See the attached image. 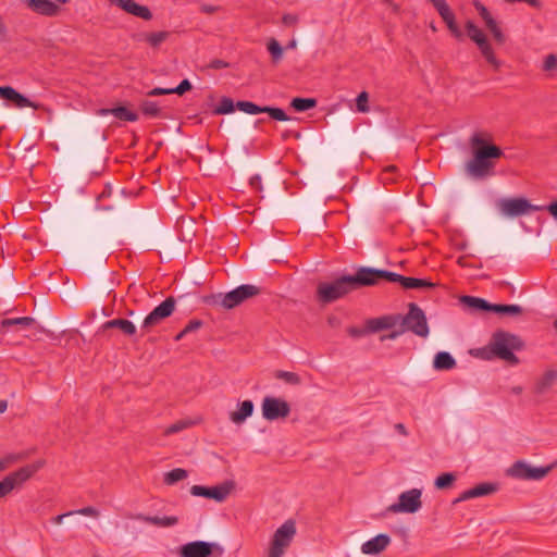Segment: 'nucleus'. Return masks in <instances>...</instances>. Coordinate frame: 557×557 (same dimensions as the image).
Instances as JSON below:
<instances>
[{"mask_svg": "<svg viewBox=\"0 0 557 557\" xmlns=\"http://www.w3.org/2000/svg\"><path fill=\"white\" fill-rule=\"evenodd\" d=\"M27 4L28 9H30L33 12L48 16L53 17L57 16L60 12V7L57 2H53L51 0H24Z\"/></svg>", "mask_w": 557, "mask_h": 557, "instance_id": "20", "label": "nucleus"}, {"mask_svg": "<svg viewBox=\"0 0 557 557\" xmlns=\"http://www.w3.org/2000/svg\"><path fill=\"white\" fill-rule=\"evenodd\" d=\"M403 331L411 332L420 337H426L430 333L424 311L414 302L408 305V312L399 314V323Z\"/></svg>", "mask_w": 557, "mask_h": 557, "instance_id": "7", "label": "nucleus"}, {"mask_svg": "<svg viewBox=\"0 0 557 557\" xmlns=\"http://www.w3.org/2000/svg\"><path fill=\"white\" fill-rule=\"evenodd\" d=\"M232 485L231 484H221L216 486H202V485H193L190 487V494L197 497H206L214 499L215 502H224L231 493Z\"/></svg>", "mask_w": 557, "mask_h": 557, "instance_id": "18", "label": "nucleus"}, {"mask_svg": "<svg viewBox=\"0 0 557 557\" xmlns=\"http://www.w3.org/2000/svg\"><path fill=\"white\" fill-rule=\"evenodd\" d=\"M136 519L139 521H143L145 523H149V524L161 527V528L173 527L178 523V518L175 516L160 518L157 516H146V515L139 513L136 516Z\"/></svg>", "mask_w": 557, "mask_h": 557, "instance_id": "29", "label": "nucleus"}, {"mask_svg": "<svg viewBox=\"0 0 557 557\" xmlns=\"http://www.w3.org/2000/svg\"><path fill=\"white\" fill-rule=\"evenodd\" d=\"M261 288L252 284H243L228 293H219L206 298L210 306L220 307L226 310L233 309L244 301L260 295Z\"/></svg>", "mask_w": 557, "mask_h": 557, "instance_id": "4", "label": "nucleus"}, {"mask_svg": "<svg viewBox=\"0 0 557 557\" xmlns=\"http://www.w3.org/2000/svg\"><path fill=\"white\" fill-rule=\"evenodd\" d=\"M361 286H374L372 268L360 267L354 275H343L333 282L319 283L317 298L322 304H331Z\"/></svg>", "mask_w": 557, "mask_h": 557, "instance_id": "1", "label": "nucleus"}, {"mask_svg": "<svg viewBox=\"0 0 557 557\" xmlns=\"http://www.w3.org/2000/svg\"><path fill=\"white\" fill-rule=\"evenodd\" d=\"M443 21L446 23L448 29L450 30V33L457 38V39H461L462 38V33L461 30L459 29L458 25L456 24V20H455V14L451 13L450 15H448L447 17L443 18Z\"/></svg>", "mask_w": 557, "mask_h": 557, "instance_id": "43", "label": "nucleus"}, {"mask_svg": "<svg viewBox=\"0 0 557 557\" xmlns=\"http://www.w3.org/2000/svg\"><path fill=\"white\" fill-rule=\"evenodd\" d=\"M255 405L251 400H244L238 404V409L236 411H232L230 413V420L239 425L244 423L247 418L251 417L253 413Z\"/></svg>", "mask_w": 557, "mask_h": 557, "instance_id": "25", "label": "nucleus"}, {"mask_svg": "<svg viewBox=\"0 0 557 557\" xmlns=\"http://www.w3.org/2000/svg\"><path fill=\"white\" fill-rule=\"evenodd\" d=\"M456 481V475L451 472L442 473L435 479L434 485L438 490L450 487Z\"/></svg>", "mask_w": 557, "mask_h": 557, "instance_id": "38", "label": "nucleus"}, {"mask_svg": "<svg viewBox=\"0 0 557 557\" xmlns=\"http://www.w3.org/2000/svg\"><path fill=\"white\" fill-rule=\"evenodd\" d=\"M8 409V401L7 400H0V413H3Z\"/></svg>", "mask_w": 557, "mask_h": 557, "instance_id": "62", "label": "nucleus"}, {"mask_svg": "<svg viewBox=\"0 0 557 557\" xmlns=\"http://www.w3.org/2000/svg\"><path fill=\"white\" fill-rule=\"evenodd\" d=\"M486 28L491 32L494 39L498 44H504L506 40V37L504 33L502 32L500 27L498 26V23L495 21V18H488L487 23H485Z\"/></svg>", "mask_w": 557, "mask_h": 557, "instance_id": "39", "label": "nucleus"}, {"mask_svg": "<svg viewBox=\"0 0 557 557\" xmlns=\"http://www.w3.org/2000/svg\"><path fill=\"white\" fill-rule=\"evenodd\" d=\"M275 376L285 381L288 384L297 385L300 383V377L297 373L288 371H277Z\"/></svg>", "mask_w": 557, "mask_h": 557, "instance_id": "42", "label": "nucleus"}, {"mask_svg": "<svg viewBox=\"0 0 557 557\" xmlns=\"http://www.w3.org/2000/svg\"><path fill=\"white\" fill-rule=\"evenodd\" d=\"M557 66V58L555 54H548L545 58L543 69L545 71H550Z\"/></svg>", "mask_w": 557, "mask_h": 557, "instance_id": "52", "label": "nucleus"}, {"mask_svg": "<svg viewBox=\"0 0 557 557\" xmlns=\"http://www.w3.org/2000/svg\"><path fill=\"white\" fill-rule=\"evenodd\" d=\"M296 45H297V44H296V40H292V41H289V42H288L287 48H288V49H293V48H295V47H296Z\"/></svg>", "mask_w": 557, "mask_h": 557, "instance_id": "64", "label": "nucleus"}, {"mask_svg": "<svg viewBox=\"0 0 557 557\" xmlns=\"http://www.w3.org/2000/svg\"><path fill=\"white\" fill-rule=\"evenodd\" d=\"M249 184H250V186L255 190H261L262 189V184H261L260 175H253L252 177H250Z\"/></svg>", "mask_w": 557, "mask_h": 557, "instance_id": "56", "label": "nucleus"}, {"mask_svg": "<svg viewBox=\"0 0 557 557\" xmlns=\"http://www.w3.org/2000/svg\"><path fill=\"white\" fill-rule=\"evenodd\" d=\"M348 334L351 336V337H361L363 336L366 333H369L367 331V327L366 329H359V327H355V326H350L348 330H347Z\"/></svg>", "mask_w": 557, "mask_h": 557, "instance_id": "55", "label": "nucleus"}, {"mask_svg": "<svg viewBox=\"0 0 557 557\" xmlns=\"http://www.w3.org/2000/svg\"><path fill=\"white\" fill-rule=\"evenodd\" d=\"M456 366V360L447 351H440L435 355L433 367L436 370H450Z\"/></svg>", "mask_w": 557, "mask_h": 557, "instance_id": "31", "label": "nucleus"}, {"mask_svg": "<svg viewBox=\"0 0 557 557\" xmlns=\"http://www.w3.org/2000/svg\"><path fill=\"white\" fill-rule=\"evenodd\" d=\"M374 285L381 280L391 283H399L406 289L434 288L435 284L431 281L417 277H407L396 272L372 268Z\"/></svg>", "mask_w": 557, "mask_h": 557, "instance_id": "8", "label": "nucleus"}, {"mask_svg": "<svg viewBox=\"0 0 557 557\" xmlns=\"http://www.w3.org/2000/svg\"><path fill=\"white\" fill-rule=\"evenodd\" d=\"M71 513L86 516V517H92V518H97L100 515L99 510H97L96 508L90 507V506L84 507V508H81L77 510H72Z\"/></svg>", "mask_w": 557, "mask_h": 557, "instance_id": "47", "label": "nucleus"}, {"mask_svg": "<svg viewBox=\"0 0 557 557\" xmlns=\"http://www.w3.org/2000/svg\"><path fill=\"white\" fill-rule=\"evenodd\" d=\"M466 30L470 39L476 44L486 62L498 70L502 62L495 57L493 48L483 32L472 21H467Z\"/></svg>", "mask_w": 557, "mask_h": 557, "instance_id": "10", "label": "nucleus"}, {"mask_svg": "<svg viewBox=\"0 0 557 557\" xmlns=\"http://www.w3.org/2000/svg\"><path fill=\"white\" fill-rule=\"evenodd\" d=\"M368 94L366 91H362L358 95L357 99H356V104H357V110L359 112H368L369 111V107L367 106L368 103Z\"/></svg>", "mask_w": 557, "mask_h": 557, "instance_id": "45", "label": "nucleus"}, {"mask_svg": "<svg viewBox=\"0 0 557 557\" xmlns=\"http://www.w3.org/2000/svg\"><path fill=\"white\" fill-rule=\"evenodd\" d=\"M491 311L503 315H520L523 311L519 305L492 304Z\"/></svg>", "mask_w": 557, "mask_h": 557, "instance_id": "32", "label": "nucleus"}, {"mask_svg": "<svg viewBox=\"0 0 557 557\" xmlns=\"http://www.w3.org/2000/svg\"><path fill=\"white\" fill-rule=\"evenodd\" d=\"M267 49H268L269 53L271 54V59H272L273 63H277L282 60L284 49L282 48V46L280 45V42L276 39L271 38L267 44Z\"/></svg>", "mask_w": 557, "mask_h": 557, "instance_id": "36", "label": "nucleus"}, {"mask_svg": "<svg viewBox=\"0 0 557 557\" xmlns=\"http://www.w3.org/2000/svg\"><path fill=\"white\" fill-rule=\"evenodd\" d=\"M170 36L169 32H156V33H147L141 35V39L146 41L152 48L159 47L162 42H164Z\"/></svg>", "mask_w": 557, "mask_h": 557, "instance_id": "33", "label": "nucleus"}, {"mask_svg": "<svg viewBox=\"0 0 557 557\" xmlns=\"http://www.w3.org/2000/svg\"><path fill=\"white\" fill-rule=\"evenodd\" d=\"M202 321L201 320H198V319H194V320H190L186 326L183 329V333H191V332H195L197 331L198 329H200L202 326Z\"/></svg>", "mask_w": 557, "mask_h": 557, "instance_id": "51", "label": "nucleus"}, {"mask_svg": "<svg viewBox=\"0 0 557 557\" xmlns=\"http://www.w3.org/2000/svg\"><path fill=\"white\" fill-rule=\"evenodd\" d=\"M405 333V331H403V327L399 330V331H393L392 333L387 334V335H384L381 337V341H385V339H396L400 334Z\"/></svg>", "mask_w": 557, "mask_h": 557, "instance_id": "58", "label": "nucleus"}, {"mask_svg": "<svg viewBox=\"0 0 557 557\" xmlns=\"http://www.w3.org/2000/svg\"><path fill=\"white\" fill-rule=\"evenodd\" d=\"M262 417L268 421L285 419L290 413L289 404L277 397L267 396L262 400Z\"/></svg>", "mask_w": 557, "mask_h": 557, "instance_id": "15", "label": "nucleus"}, {"mask_svg": "<svg viewBox=\"0 0 557 557\" xmlns=\"http://www.w3.org/2000/svg\"><path fill=\"white\" fill-rule=\"evenodd\" d=\"M469 143L473 157L465 165L467 174L475 180L491 176L494 169L492 160L502 158L503 150L498 146L490 144L481 133H474Z\"/></svg>", "mask_w": 557, "mask_h": 557, "instance_id": "2", "label": "nucleus"}, {"mask_svg": "<svg viewBox=\"0 0 557 557\" xmlns=\"http://www.w3.org/2000/svg\"><path fill=\"white\" fill-rule=\"evenodd\" d=\"M111 4L116 5L128 14L136 17L143 18L144 21H150L152 13L146 5L138 4L134 0H109Z\"/></svg>", "mask_w": 557, "mask_h": 557, "instance_id": "19", "label": "nucleus"}, {"mask_svg": "<svg viewBox=\"0 0 557 557\" xmlns=\"http://www.w3.org/2000/svg\"><path fill=\"white\" fill-rule=\"evenodd\" d=\"M399 323V314L383 315L380 318L369 319L367 321V331L376 333L396 326Z\"/></svg>", "mask_w": 557, "mask_h": 557, "instance_id": "22", "label": "nucleus"}, {"mask_svg": "<svg viewBox=\"0 0 557 557\" xmlns=\"http://www.w3.org/2000/svg\"><path fill=\"white\" fill-rule=\"evenodd\" d=\"M317 106V100L314 98H294L290 101V107L297 112H305L310 109H313Z\"/></svg>", "mask_w": 557, "mask_h": 557, "instance_id": "34", "label": "nucleus"}, {"mask_svg": "<svg viewBox=\"0 0 557 557\" xmlns=\"http://www.w3.org/2000/svg\"><path fill=\"white\" fill-rule=\"evenodd\" d=\"M228 66L230 64L227 62L220 59L212 60L209 64V67L213 70L226 69Z\"/></svg>", "mask_w": 557, "mask_h": 557, "instance_id": "54", "label": "nucleus"}, {"mask_svg": "<svg viewBox=\"0 0 557 557\" xmlns=\"http://www.w3.org/2000/svg\"><path fill=\"white\" fill-rule=\"evenodd\" d=\"M36 323L34 318L21 317V318H7L1 321V329L3 331L11 330H26Z\"/></svg>", "mask_w": 557, "mask_h": 557, "instance_id": "27", "label": "nucleus"}, {"mask_svg": "<svg viewBox=\"0 0 557 557\" xmlns=\"http://www.w3.org/2000/svg\"><path fill=\"white\" fill-rule=\"evenodd\" d=\"M188 476V472L182 468H175L164 475V483L168 485H173Z\"/></svg>", "mask_w": 557, "mask_h": 557, "instance_id": "37", "label": "nucleus"}, {"mask_svg": "<svg viewBox=\"0 0 557 557\" xmlns=\"http://www.w3.org/2000/svg\"><path fill=\"white\" fill-rule=\"evenodd\" d=\"M219 10V7L211 5V4H201L200 11L206 14H212L215 13Z\"/></svg>", "mask_w": 557, "mask_h": 557, "instance_id": "57", "label": "nucleus"}, {"mask_svg": "<svg viewBox=\"0 0 557 557\" xmlns=\"http://www.w3.org/2000/svg\"><path fill=\"white\" fill-rule=\"evenodd\" d=\"M193 88L191 83L185 78L176 87L173 88V92L180 96L184 95Z\"/></svg>", "mask_w": 557, "mask_h": 557, "instance_id": "48", "label": "nucleus"}, {"mask_svg": "<svg viewBox=\"0 0 557 557\" xmlns=\"http://www.w3.org/2000/svg\"><path fill=\"white\" fill-rule=\"evenodd\" d=\"M173 88H162V87H156L152 88L147 92L148 97H157V96H164V95H172Z\"/></svg>", "mask_w": 557, "mask_h": 557, "instance_id": "50", "label": "nucleus"}, {"mask_svg": "<svg viewBox=\"0 0 557 557\" xmlns=\"http://www.w3.org/2000/svg\"><path fill=\"white\" fill-rule=\"evenodd\" d=\"M460 304L472 312L476 311H491V302L474 296H461Z\"/></svg>", "mask_w": 557, "mask_h": 557, "instance_id": "28", "label": "nucleus"}, {"mask_svg": "<svg viewBox=\"0 0 557 557\" xmlns=\"http://www.w3.org/2000/svg\"><path fill=\"white\" fill-rule=\"evenodd\" d=\"M428 2L432 3L433 7L436 9L437 13L442 18L447 17L453 13L449 5L445 0H426Z\"/></svg>", "mask_w": 557, "mask_h": 557, "instance_id": "40", "label": "nucleus"}, {"mask_svg": "<svg viewBox=\"0 0 557 557\" xmlns=\"http://www.w3.org/2000/svg\"><path fill=\"white\" fill-rule=\"evenodd\" d=\"M391 543L387 534H377L361 545V552L366 555H376L382 553Z\"/></svg>", "mask_w": 557, "mask_h": 557, "instance_id": "21", "label": "nucleus"}, {"mask_svg": "<svg viewBox=\"0 0 557 557\" xmlns=\"http://www.w3.org/2000/svg\"><path fill=\"white\" fill-rule=\"evenodd\" d=\"M214 553L221 557L224 549L218 543L205 541L186 543L177 550L180 557H210Z\"/></svg>", "mask_w": 557, "mask_h": 557, "instance_id": "12", "label": "nucleus"}, {"mask_svg": "<svg viewBox=\"0 0 557 557\" xmlns=\"http://www.w3.org/2000/svg\"><path fill=\"white\" fill-rule=\"evenodd\" d=\"M500 212L508 218H516L525 215L533 211L546 209L552 216L557 221V200L549 203L547 207L532 205L528 199L519 198H505L498 203Z\"/></svg>", "mask_w": 557, "mask_h": 557, "instance_id": "5", "label": "nucleus"}, {"mask_svg": "<svg viewBox=\"0 0 557 557\" xmlns=\"http://www.w3.org/2000/svg\"><path fill=\"white\" fill-rule=\"evenodd\" d=\"M497 488V484L495 483H480L476 486L461 493L460 496L455 500V503L491 495L495 493Z\"/></svg>", "mask_w": 557, "mask_h": 557, "instance_id": "23", "label": "nucleus"}, {"mask_svg": "<svg viewBox=\"0 0 557 557\" xmlns=\"http://www.w3.org/2000/svg\"><path fill=\"white\" fill-rule=\"evenodd\" d=\"M103 331L109 329H117L127 336H133L137 333L135 324L126 319H113L104 322L101 326Z\"/></svg>", "mask_w": 557, "mask_h": 557, "instance_id": "26", "label": "nucleus"}, {"mask_svg": "<svg viewBox=\"0 0 557 557\" xmlns=\"http://www.w3.org/2000/svg\"><path fill=\"white\" fill-rule=\"evenodd\" d=\"M282 23L285 26H295L298 23V16L290 13L284 14L282 17Z\"/></svg>", "mask_w": 557, "mask_h": 557, "instance_id": "53", "label": "nucleus"}, {"mask_svg": "<svg viewBox=\"0 0 557 557\" xmlns=\"http://www.w3.org/2000/svg\"><path fill=\"white\" fill-rule=\"evenodd\" d=\"M296 522L293 519L286 520L274 532L268 557H282L285 549L290 545L296 535Z\"/></svg>", "mask_w": 557, "mask_h": 557, "instance_id": "9", "label": "nucleus"}, {"mask_svg": "<svg viewBox=\"0 0 557 557\" xmlns=\"http://www.w3.org/2000/svg\"><path fill=\"white\" fill-rule=\"evenodd\" d=\"M191 421L189 420H180V421H176L175 423L171 424L170 426H168L164 431V434L165 435H171V434H175V433H178L187 428H189L191 425Z\"/></svg>", "mask_w": 557, "mask_h": 557, "instance_id": "41", "label": "nucleus"}, {"mask_svg": "<svg viewBox=\"0 0 557 557\" xmlns=\"http://www.w3.org/2000/svg\"><path fill=\"white\" fill-rule=\"evenodd\" d=\"M508 3H515V2H525L530 4L531 7L539 8L540 1L539 0H505Z\"/></svg>", "mask_w": 557, "mask_h": 557, "instance_id": "59", "label": "nucleus"}, {"mask_svg": "<svg viewBox=\"0 0 557 557\" xmlns=\"http://www.w3.org/2000/svg\"><path fill=\"white\" fill-rule=\"evenodd\" d=\"M0 99L11 102L16 109L33 108L35 110H45L50 113L49 108L45 107L42 103L32 101L12 86H0Z\"/></svg>", "mask_w": 557, "mask_h": 557, "instance_id": "16", "label": "nucleus"}, {"mask_svg": "<svg viewBox=\"0 0 557 557\" xmlns=\"http://www.w3.org/2000/svg\"><path fill=\"white\" fill-rule=\"evenodd\" d=\"M176 300L173 297H168L160 305H158L143 321L140 325L141 334L151 332L153 327L159 325L162 321L169 318L175 310Z\"/></svg>", "mask_w": 557, "mask_h": 557, "instance_id": "11", "label": "nucleus"}, {"mask_svg": "<svg viewBox=\"0 0 557 557\" xmlns=\"http://www.w3.org/2000/svg\"><path fill=\"white\" fill-rule=\"evenodd\" d=\"M556 379H557V371H554V370L547 371L542 379V386L543 387L550 386Z\"/></svg>", "mask_w": 557, "mask_h": 557, "instance_id": "49", "label": "nucleus"}, {"mask_svg": "<svg viewBox=\"0 0 557 557\" xmlns=\"http://www.w3.org/2000/svg\"><path fill=\"white\" fill-rule=\"evenodd\" d=\"M421 495L422 492L419 488L403 492L398 497V502L392 504L388 510L391 512L414 513L422 507Z\"/></svg>", "mask_w": 557, "mask_h": 557, "instance_id": "14", "label": "nucleus"}, {"mask_svg": "<svg viewBox=\"0 0 557 557\" xmlns=\"http://www.w3.org/2000/svg\"><path fill=\"white\" fill-rule=\"evenodd\" d=\"M99 115H113L117 120L127 121V122H136L138 120V114L128 110L126 107L119 106L114 108H102L98 111Z\"/></svg>", "mask_w": 557, "mask_h": 557, "instance_id": "24", "label": "nucleus"}, {"mask_svg": "<svg viewBox=\"0 0 557 557\" xmlns=\"http://www.w3.org/2000/svg\"><path fill=\"white\" fill-rule=\"evenodd\" d=\"M236 108V103L228 98V97H222L220 100L219 106H216L213 110V114L215 115H223V114H230L233 113Z\"/></svg>", "mask_w": 557, "mask_h": 557, "instance_id": "35", "label": "nucleus"}, {"mask_svg": "<svg viewBox=\"0 0 557 557\" xmlns=\"http://www.w3.org/2000/svg\"><path fill=\"white\" fill-rule=\"evenodd\" d=\"M187 333H183V330L175 336V341H181Z\"/></svg>", "mask_w": 557, "mask_h": 557, "instance_id": "63", "label": "nucleus"}, {"mask_svg": "<svg viewBox=\"0 0 557 557\" xmlns=\"http://www.w3.org/2000/svg\"><path fill=\"white\" fill-rule=\"evenodd\" d=\"M473 7L475 8V10L478 11V13L480 14V16L482 17V20L484 21V23H487V20L488 18H494L491 13L488 12V10L486 9V7L481 3L479 0H475L473 1Z\"/></svg>", "mask_w": 557, "mask_h": 557, "instance_id": "46", "label": "nucleus"}, {"mask_svg": "<svg viewBox=\"0 0 557 557\" xmlns=\"http://www.w3.org/2000/svg\"><path fill=\"white\" fill-rule=\"evenodd\" d=\"M139 109L148 117L164 119L168 116L157 101L145 99L140 102Z\"/></svg>", "mask_w": 557, "mask_h": 557, "instance_id": "30", "label": "nucleus"}, {"mask_svg": "<svg viewBox=\"0 0 557 557\" xmlns=\"http://www.w3.org/2000/svg\"><path fill=\"white\" fill-rule=\"evenodd\" d=\"M396 430L401 434V435H407V430H406V426L403 424V423H397L395 425Z\"/></svg>", "mask_w": 557, "mask_h": 557, "instance_id": "61", "label": "nucleus"}, {"mask_svg": "<svg viewBox=\"0 0 557 557\" xmlns=\"http://www.w3.org/2000/svg\"><path fill=\"white\" fill-rule=\"evenodd\" d=\"M236 109L247 113V114H260L268 113L273 120L280 122L289 121L290 117L285 113V111L281 108L275 107H261L251 101L240 100L236 102Z\"/></svg>", "mask_w": 557, "mask_h": 557, "instance_id": "17", "label": "nucleus"}, {"mask_svg": "<svg viewBox=\"0 0 557 557\" xmlns=\"http://www.w3.org/2000/svg\"><path fill=\"white\" fill-rule=\"evenodd\" d=\"M21 459L18 454H8L0 458V472L7 470L11 465L17 462Z\"/></svg>", "mask_w": 557, "mask_h": 557, "instance_id": "44", "label": "nucleus"}, {"mask_svg": "<svg viewBox=\"0 0 557 557\" xmlns=\"http://www.w3.org/2000/svg\"><path fill=\"white\" fill-rule=\"evenodd\" d=\"M524 344L519 336L505 331H497L493 334L488 345L490 351L483 350L482 355L486 359H490V355H493L494 357L515 366L519 363V359L515 355V351L521 350Z\"/></svg>", "mask_w": 557, "mask_h": 557, "instance_id": "3", "label": "nucleus"}, {"mask_svg": "<svg viewBox=\"0 0 557 557\" xmlns=\"http://www.w3.org/2000/svg\"><path fill=\"white\" fill-rule=\"evenodd\" d=\"M69 516H73V513H71V511H69V512H65V513H62V515H58V516L53 517L51 521L54 524H61L63 519L65 517H69Z\"/></svg>", "mask_w": 557, "mask_h": 557, "instance_id": "60", "label": "nucleus"}, {"mask_svg": "<svg viewBox=\"0 0 557 557\" xmlns=\"http://www.w3.org/2000/svg\"><path fill=\"white\" fill-rule=\"evenodd\" d=\"M44 466V460H37L4 476L3 480L0 481V498H3L7 495H9L13 490L21 487Z\"/></svg>", "mask_w": 557, "mask_h": 557, "instance_id": "6", "label": "nucleus"}, {"mask_svg": "<svg viewBox=\"0 0 557 557\" xmlns=\"http://www.w3.org/2000/svg\"><path fill=\"white\" fill-rule=\"evenodd\" d=\"M550 470L552 466L532 467L522 460H518L507 470V474L519 480L539 481L545 478Z\"/></svg>", "mask_w": 557, "mask_h": 557, "instance_id": "13", "label": "nucleus"}]
</instances>
